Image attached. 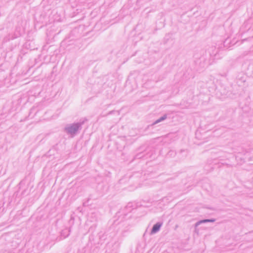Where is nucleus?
<instances>
[{
  "label": "nucleus",
  "instance_id": "1",
  "mask_svg": "<svg viewBox=\"0 0 253 253\" xmlns=\"http://www.w3.org/2000/svg\"><path fill=\"white\" fill-rule=\"evenodd\" d=\"M161 225L160 224H156L154 225L152 230V233H154L159 230Z\"/></svg>",
  "mask_w": 253,
  "mask_h": 253
},
{
  "label": "nucleus",
  "instance_id": "2",
  "mask_svg": "<svg viewBox=\"0 0 253 253\" xmlns=\"http://www.w3.org/2000/svg\"><path fill=\"white\" fill-rule=\"evenodd\" d=\"M205 221H213V220H205Z\"/></svg>",
  "mask_w": 253,
  "mask_h": 253
}]
</instances>
